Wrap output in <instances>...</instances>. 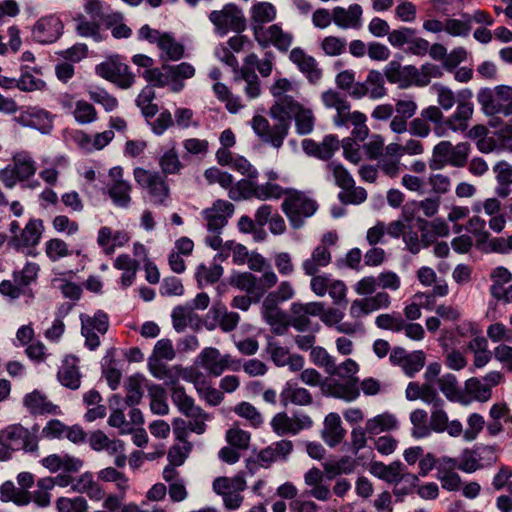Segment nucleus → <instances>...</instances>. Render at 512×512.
<instances>
[{
    "mask_svg": "<svg viewBox=\"0 0 512 512\" xmlns=\"http://www.w3.org/2000/svg\"><path fill=\"white\" fill-rule=\"evenodd\" d=\"M133 177L138 186L146 191L153 204L167 205L171 189L166 176L158 171L136 167L133 170Z\"/></svg>",
    "mask_w": 512,
    "mask_h": 512,
    "instance_id": "nucleus-1",
    "label": "nucleus"
},
{
    "mask_svg": "<svg viewBox=\"0 0 512 512\" xmlns=\"http://www.w3.org/2000/svg\"><path fill=\"white\" fill-rule=\"evenodd\" d=\"M318 205L305 192L288 189L282 202V210L294 228H300L305 219L314 215Z\"/></svg>",
    "mask_w": 512,
    "mask_h": 512,
    "instance_id": "nucleus-2",
    "label": "nucleus"
},
{
    "mask_svg": "<svg viewBox=\"0 0 512 512\" xmlns=\"http://www.w3.org/2000/svg\"><path fill=\"white\" fill-rule=\"evenodd\" d=\"M478 103L487 116L501 114L505 117L512 115V87L498 85L491 90L481 89L477 94Z\"/></svg>",
    "mask_w": 512,
    "mask_h": 512,
    "instance_id": "nucleus-3",
    "label": "nucleus"
},
{
    "mask_svg": "<svg viewBox=\"0 0 512 512\" xmlns=\"http://www.w3.org/2000/svg\"><path fill=\"white\" fill-rule=\"evenodd\" d=\"M37 431L36 427L30 431L21 424H11L0 431V445L11 452L35 453L39 449Z\"/></svg>",
    "mask_w": 512,
    "mask_h": 512,
    "instance_id": "nucleus-4",
    "label": "nucleus"
},
{
    "mask_svg": "<svg viewBox=\"0 0 512 512\" xmlns=\"http://www.w3.org/2000/svg\"><path fill=\"white\" fill-rule=\"evenodd\" d=\"M327 169L332 173L335 184L342 190L338 198L343 204L358 205L366 201V190L356 186L353 176L341 163L331 161L327 164Z\"/></svg>",
    "mask_w": 512,
    "mask_h": 512,
    "instance_id": "nucleus-5",
    "label": "nucleus"
},
{
    "mask_svg": "<svg viewBox=\"0 0 512 512\" xmlns=\"http://www.w3.org/2000/svg\"><path fill=\"white\" fill-rule=\"evenodd\" d=\"M470 154L468 143L460 142L453 145L450 141L443 140L436 144L430 160L431 169H441L447 165L461 168L467 164Z\"/></svg>",
    "mask_w": 512,
    "mask_h": 512,
    "instance_id": "nucleus-6",
    "label": "nucleus"
},
{
    "mask_svg": "<svg viewBox=\"0 0 512 512\" xmlns=\"http://www.w3.org/2000/svg\"><path fill=\"white\" fill-rule=\"evenodd\" d=\"M95 72L101 78L113 83L118 88L127 90L135 82V74L129 66L124 63L119 55L107 57L104 61L96 65Z\"/></svg>",
    "mask_w": 512,
    "mask_h": 512,
    "instance_id": "nucleus-7",
    "label": "nucleus"
},
{
    "mask_svg": "<svg viewBox=\"0 0 512 512\" xmlns=\"http://www.w3.org/2000/svg\"><path fill=\"white\" fill-rule=\"evenodd\" d=\"M473 93L469 89H464L458 93V105L456 110L445 118L443 115L441 121V131L443 137L448 131L465 132L469 127V122L474 114V104L472 102Z\"/></svg>",
    "mask_w": 512,
    "mask_h": 512,
    "instance_id": "nucleus-8",
    "label": "nucleus"
},
{
    "mask_svg": "<svg viewBox=\"0 0 512 512\" xmlns=\"http://www.w3.org/2000/svg\"><path fill=\"white\" fill-rule=\"evenodd\" d=\"M208 18L214 25L215 32L221 36L230 31L240 33L246 28L242 10L233 3L225 4L221 9L211 11Z\"/></svg>",
    "mask_w": 512,
    "mask_h": 512,
    "instance_id": "nucleus-9",
    "label": "nucleus"
},
{
    "mask_svg": "<svg viewBox=\"0 0 512 512\" xmlns=\"http://www.w3.org/2000/svg\"><path fill=\"white\" fill-rule=\"evenodd\" d=\"M275 119L278 120V122L271 126L265 117L255 115L252 118L251 126L255 134L263 142L278 149L283 145L284 139L289 133L290 123L286 121L285 118Z\"/></svg>",
    "mask_w": 512,
    "mask_h": 512,
    "instance_id": "nucleus-10",
    "label": "nucleus"
},
{
    "mask_svg": "<svg viewBox=\"0 0 512 512\" xmlns=\"http://www.w3.org/2000/svg\"><path fill=\"white\" fill-rule=\"evenodd\" d=\"M198 364L210 375L219 377L226 370L238 371L241 368L239 360L230 354H221L214 347L204 348L197 357Z\"/></svg>",
    "mask_w": 512,
    "mask_h": 512,
    "instance_id": "nucleus-11",
    "label": "nucleus"
},
{
    "mask_svg": "<svg viewBox=\"0 0 512 512\" xmlns=\"http://www.w3.org/2000/svg\"><path fill=\"white\" fill-rule=\"evenodd\" d=\"M442 118L443 112L440 108L435 105H430L420 112L419 117H416L409 122V132L413 136L426 138L432 131L430 125V123H432L434 125L433 131L435 135L443 137V131H441Z\"/></svg>",
    "mask_w": 512,
    "mask_h": 512,
    "instance_id": "nucleus-12",
    "label": "nucleus"
},
{
    "mask_svg": "<svg viewBox=\"0 0 512 512\" xmlns=\"http://www.w3.org/2000/svg\"><path fill=\"white\" fill-rule=\"evenodd\" d=\"M132 185L124 179L121 166L112 167L108 172L107 193L117 207L128 208L131 201Z\"/></svg>",
    "mask_w": 512,
    "mask_h": 512,
    "instance_id": "nucleus-13",
    "label": "nucleus"
},
{
    "mask_svg": "<svg viewBox=\"0 0 512 512\" xmlns=\"http://www.w3.org/2000/svg\"><path fill=\"white\" fill-rule=\"evenodd\" d=\"M270 425L278 436L297 435L302 430L311 428L313 421L307 414L289 416L286 412H279L273 416Z\"/></svg>",
    "mask_w": 512,
    "mask_h": 512,
    "instance_id": "nucleus-14",
    "label": "nucleus"
},
{
    "mask_svg": "<svg viewBox=\"0 0 512 512\" xmlns=\"http://www.w3.org/2000/svg\"><path fill=\"white\" fill-rule=\"evenodd\" d=\"M270 93L275 101L269 109V114L272 118L280 117L282 112L286 110L285 105L290 102H297L291 94L298 93V85L285 77L275 79L270 87Z\"/></svg>",
    "mask_w": 512,
    "mask_h": 512,
    "instance_id": "nucleus-15",
    "label": "nucleus"
},
{
    "mask_svg": "<svg viewBox=\"0 0 512 512\" xmlns=\"http://www.w3.org/2000/svg\"><path fill=\"white\" fill-rule=\"evenodd\" d=\"M253 37L261 48L274 46L280 52H287L294 40L293 34L285 31L279 24H271Z\"/></svg>",
    "mask_w": 512,
    "mask_h": 512,
    "instance_id": "nucleus-16",
    "label": "nucleus"
},
{
    "mask_svg": "<svg viewBox=\"0 0 512 512\" xmlns=\"http://www.w3.org/2000/svg\"><path fill=\"white\" fill-rule=\"evenodd\" d=\"M391 304V297L385 291L377 292L375 295H369L364 298H358L352 301L349 308V315L358 320L363 316L369 315L377 310L386 309Z\"/></svg>",
    "mask_w": 512,
    "mask_h": 512,
    "instance_id": "nucleus-17",
    "label": "nucleus"
},
{
    "mask_svg": "<svg viewBox=\"0 0 512 512\" xmlns=\"http://www.w3.org/2000/svg\"><path fill=\"white\" fill-rule=\"evenodd\" d=\"M63 32V23L55 15L39 18L32 27L33 40L40 44H51L59 39Z\"/></svg>",
    "mask_w": 512,
    "mask_h": 512,
    "instance_id": "nucleus-18",
    "label": "nucleus"
},
{
    "mask_svg": "<svg viewBox=\"0 0 512 512\" xmlns=\"http://www.w3.org/2000/svg\"><path fill=\"white\" fill-rule=\"evenodd\" d=\"M286 110L282 112L279 118H285L290 123L294 118L296 131L300 135H307L314 129L315 116L312 109L304 106L300 102H290L285 105Z\"/></svg>",
    "mask_w": 512,
    "mask_h": 512,
    "instance_id": "nucleus-19",
    "label": "nucleus"
},
{
    "mask_svg": "<svg viewBox=\"0 0 512 512\" xmlns=\"http://www.w3.org/2000/svg\"><path fill=\"white\" fill-rule=\"evenodd\" d=\"M13 121L22 127L39 130L48 133L52 128V117L48 111L36 106L23 109L13 118Z\"/></svg>",
    "mask_w": 512,
    "mask_h": 512,
    "instance_id": "nucleus-20",
    "label": "nucleus"
},
{
    "mask_svg": "<svg viewBox=\"0 0 512 512\" xmlns=\"http://www.w3.org/2000/svg\"><path fill=\"white\" fill-rule=\"evenodd\" d=\"M321 101L325 108L335 111L332 118L333 124L336 127H343L344 120L352 112L351 104L346 96L334 89H329L321 94Z\"/></svg>",
    "mask_w": 512,
    "mask_h": 512,
    "instance_id": "nucleus-21",
    "label": "nucleus"
},
{
    "mask_svg": "<svg viewBox=\"0 0 512 512\" xmlns=\"http://www.w3.org/2000/svg\"><path fill=\"white\" fill-rule=\"evenodd\" d=\"M363 8L358 3L350 4L348 7H333L334 24L342 30H359L363 25Z\"/></svg>",
    "mask_w": 512,
    "mask_h": 512,
    "instance_id": "nucleus-22",
    "label": "nucleus"
},
{
    "mask_svg": "<svg viewBox=\"0 0 512 512\" xmlns=\"http://www.w3.org/2000/svg\"><path fill=\"white\" fill-rule=\"evenodd\" d=\"M234 213L233 203L227 200H216L211 207L203 211L207 221V228L212 232H219Z\"/></svg>",
    "mask_w": 512,
    "mask_h": 512,
    "instance_id": "nucleus-23",
    "label": "nucleus"
},
{
    "mask_svg": "<svg viewBox=\"0 0 512 512\" xmlns=\"http://www.w3.org/2000/svg\"><path fill=\"white\" fill-rule=\"evenodd\" d=\"M289 60L297 66L309 82L316 83L321 79L322 70L318 67L315 58L308 55L302 48H293L290 51Z\"/></svg>",
    "mask_w": 512,
    "mask_h": 512,
    "instance_id": "nucleus-24",
    "label": "nucleus"
},
{
    "mask_svg": "<svg viewBox=\"0 0 512 512\" xmlns=\"http://www.w3.org/2000/svg\"><path fill=\"white\" fill-rule=\"evenodd\" d=\"M261 315L270 326L272 333L282 336L287 333L290 327L289 316L279 306L263 302Z\"/></svg>",
    "mask_w": 512,
    "mask_h": 512,
    "instance_id": "nucleus-25",
    "label": "nucleus"
},
{
    "mask_svg": "<svg viewBox=\"0 0 512 512\" xmlns=\"http://www.w3.org/2000/svg\"><path fill=\"white\" fill-rule=\"evenodd\" d=\"M23 405L32 415H58L61 413L59 406L53 404L47 395L39 390L26 394L23 398Z\"/></svg>",
    "mask_w": 512,
    "mask_h": 512,
    "instance_id": "nucleus-26",
    "label": "nucleus"
},
{
    "mask_svg": "<svg viewBox=\"0 0 512 512\" xmlns=\"http://www.w3.org/2000/svg\"><path fill=\"white\" fill-rule=\"evenodd\" d=\"M41 464L51 473L60 470L68 473H76L83 467V460L69 454H50L41 460Z\"/></svg>",
    "mask_w": 512,
    "mask_h": 512,
    "instance_id": "nucleus-27",
    "label": "nucleus"
},
{
    "mask_svg": "<svg viewBox=\"0 0 512 512\" xmlns=\"http://www.w3.org/2000/svg\"><path fill=\"white\" fill-rule=\"evenodd\" d=\"M277 10L275 6L269 2H257L250 8V27L253 36L267 28L265 26L276 19Z\"/></svg>",
    "mask_w": 512,
    "mask_h": 512,
    "instance_id": "nucleus-28",
    "label": "nucleus"
},
{
    "mask_svg": "<svg viewBox=\"0 0 512 512\" xmlns=\"http://www.w3.org/2000/svg\"><path fill=\"white\" fill-rule=\"evenodd\" d=\"M293 443L290 440L282 439L265 447L258 453V460L264 467H269L277 461H285L293 451Z\"/></svg>",
    "mask_w": 512,
    "mask_h": 512,
    "instance_id": "nucleus-29",
    "label": "nucleus"
},
{
    "mask_svg": "<svg viewBox=\"0 0 512 512\" xmlns=\"http://www.w3.org/2000/svg\"><path fill=\"white\" fill-rule=\"evenodd\" d=\"M162 68L168 73L170 90L175 93L184 88L185 80L193 78L196 74L195 67L188 62H181L177 65L163 64Z\"/></svg>",
    "mask_w": 512,
    "mask_h": 512,
    "instance_id": "nucleus-30",
    "label": "nucleus"
},
{
    "mask_svg": "<svg viewBox=\"0 0 512 512\" xmlns=\"http://www.w3.org/2000/svg\"><path fill=\"white\" fill-rule=\"evenodd\" d=\"M57 377L59 382L72 390H76L81 384V373L78 367V358L75 356H66L58 370Z\"/></svg>",
    "mask_w": 512,
    "mask_h": 512,
    "instance_id": "nucleus-31",
    "label": "nucleus"
},
{
    "mask_svg": "<svg viewBox=\"0 0 512 512\" xmlns=\"http://www.w3.org/2000/svg\"><path fill=\"white\" fill-rule=\"evenodd\" d=\"M346 430L342 427L341 418L337 413H329L324 419L321 436L330 447H335L342 442Z\"/></svg>",
    "mask_w": 512,
    "mask_h": 512,
    "instance_id": "nucleus-32",
    "label": "nucleus"
},
{
    "mask_svg": "<svg viewBox=\"0 0 512 512\" xmlns=\"http://www.w3.org/2000/svg\"><path fill=\"white\" fill-rule=\"evenodd\" d=\"M436 383L447 400L458 402L462 405H468L470 403V400H467L466 396L463 394L457 377L454 374L446 373L438 377Z\"/></svg>",
    "mask_w": 512,
    "mask_h": 512,
    "instance_id": "nucleus-33",
    "label": "nucleus"
},
{
    "mask_svg": "<svg viewBox=\"0 0 512 512\" xmlns=\"http://www.w3.org/2000/svg\"><path fill=\"white\" fill-rule=\"evenodd\" d=\"M157 47L160 50V59L165 62L178 61L185 53L184 45L173 34L167 32L163 33Z\"/></svg>",
    "mask_w": 512,
    "mask_h": 512,
    "instance_id": "nucleus-34",
    "label": "nucleus"
},
{
    "mask_svg": "<svg viewBox=\"0 0 512 512\" xmlns=\"http://www.w3.org/2000/svg\"><path fill=\"white\" fill-rule=\"evenodd\" d=\"M158 166L160 173L164 176L180 174L184 169V164L180 160L179 153L176 145L173 144L170 148L162 151L158 158Z\"/></svg>",
    "mask_w": 512,
    "mask_h": 512,
    "instance_id": "nucleus-35",
    "label": "nucleus"
},
{
    "mask_svg": "<svg viewBox=\"0 0 512 512\" xmlns=\"http://www.w3.org/2000/svg\"><path fill=\"white\" fill-rule=\"evenodd\" d=\"M280 400L285 407L288 404L307 406L312 403V395L307 389L288 382L280 393Z\"/></svg>",
    "mask_w": 512,
    "mask_h": 512,
    "instance_id": "nucleus-36",
    "label": "nucleus"
},
{
    "mask_svg": "<svg viewBox=\"0 0 512 512\" xmlns=\"http://www.w3.org/2000/svg\"><path fill=\"white\" fill-rule=\"evenodd\" d=\"M369 435H378L382 432H390L397 430L399 421L397 417L389 412L378 414L365 423Z\"/></svg>",
    "mask_w": 512,
    "mask_h": 512,
    "instance_id": "nucleus-37",
    "label": "nucleus"
},
{
    "mask_svg": "<svg viewBox=\"0 0 512 512\" xmlns=\"http://www.w3.org/2000/svg\"><path fill=\"white\" fill-rule=\"evenodd\" d=\"M467 400L477 401L480 403L488 402L492 397V391L482 379L471 377L465 381L464 393Z\"/></svg>",
    "mask_w": 512,
    "mask_h": 512,
    "instance_id": "nucleus-38",
    "label": "nucleus"
},
{
    "mask_svg": "<svg viewBox=\"0 0 512 512\" xmlns=\"http://www.w3.org/2000/svg\"><path fill=\"white\" fill-rule=\"evenodd\" d=\"M493 172L498 183L495 192L499 197L506 198L511 192L512 165L504 160L499 161L493 166Z\"/></svg>",
    "mask_w": 512,
    "mask_h": 512,
    "instance_id": "nucleus-39",
    "label": "nucleus"
},
{
    "mask_svg": "<svg viewBox=\"0 0 512 512\" xmlns=\"http://www.w3.org/2000/svg\"><path fill=\"white\" fill-rule=\"evenodd\" d=\"M466 228L474 236L477 248L484 253V249L489 248L493 238L486 229V221L480 216L474 215L468 220Z\"/></svg>",
    "mask_w": 512,
    "mask_h": 512,
    "instance_id": "nucleus-40",
    "label": "nucleus"
},
{
    "mask_svg": "<svg viewBox=\"0 0 512 512\" xmlns=\"http://www.w3.org/2000/svg\"><path fill=\"white\" fill-rule=\"evenodd\" d=\"M410 69L411 65L402 66L398 61H390L384 69V75L389 83L405 89L410 87Z\"/></svg>",
    "mask_w": 512,
    "mask_h": 512,
    "instance_id": "nucleus-41",
    "label": "nucleus"
},
{
    "mask_svg": "<svg viewBox=\"0 0 512 512\" xmlns=\"http://www.w3.org/2000/svg\"><path fill=\"white\" fill-rule=\"evenodd\" d=\"M128 241V236L121 232L113 233L109 227H102L98 233V244L103 248L106 254L115 253V248L124 245Z\"/></svg>",
    "mask_w": 512,
    "mask_h": 512,
    "instance_id": "nucleus-42",
    "label": "nucleus"
},
{
    "mask_svg": "<svg viewBox=\"0 0 512 512\" xmlns=\"http://www.w3.org/2000/svg\"><path fill=\"white\" fill-rule=\"evenodd\" d=\"M367 116L358 111H352L349 116L344 120L343 127L353 126L351 137L358 141H364L368 138L370 129L367 126Z\"/></svg>",
    "mask_w": 512,
    "mask_h": 512,
    "instance_id": "nucleus-43",
    "label": "nucleus"
},
{
    "mask_svg": "<svg viewBox=\"0 0 512 512\" xmlns=\"http://www.w3.org/2000/svg\"><path fill=\"white\" fill-rule=\"evenodd\" d=\"M240 80L245 82L244 92L249 99H255L260 96L261 82L253 69L242 67L234 77L235 82Z\"/></svg>",
    "mask_w": 512,
    "mask_h": 512,
    "instance_id": "nucleus-44",
    "label": "nucleus"
},
{
    "mask_svg": "<svg viewBox=\"0 0 512 512\" xmlns=\"http://www.w3.org/2000/svg\"><path fill=\"white\" fill-rule=\"evenodd\" d=\"M212 90L220 102L225 104V108L232 114L238 113L244 105L238 96H234L230 88L222 83L215 82L212 86Z\"/></svg>",
    "mask_w": 512,
    "mask_h": 512,
    "instance_id": "nucleus-45",
    "label": "nucleus"
},
{
    "mask_svg": "<svg viewBox=\"0 0 512 512\" xmlns=\"http://www.w3.org/2000/svg\"><path fill=\"white\" fill-rule=\"evenodd\" d=\"M412 424L411 435L416 439L430 436L431 428L428 422V413L424 409H414L409 415Z\"/></svg>",
    "mask_w": 512,
    "mask_h": 512,
    "instance_id": "nucleus-46",
    "label": "nucleus"
},
{
    "mask_svg": "<svg viewBox=\"0 0 512 512\" xmlns=\"http://www.w3.org/2000/svg\"><path fill=\"white\" fill-rule=\"evenodd\" d=\"M39 237V223L36 221H30L22 230L20 237H13L8 244L18 250L20 247H31L36 245Z\"/></svg>",
    "mask_w": 512,
    "mask_h": 512,
    "instance_id": "nucleus-47",
    "label": "nucleus"
},
{
    "mask_svg": "<svg viewBox=\"0 0 512 512\" xmlns=\"http://www.w3.org/2000/svg\"><path fill=\"white\" fill-rule=\"evenodd\" d=\"M403 465L400 462H393L389 465L374 463L371 472L378 478L388 483H398L402 479Z\"/></svg>",
    "mask_w": 512,
    "mask_h": 512,
    "instance_id": "nucleus-48",
    "label": "nucleus"
},
{
    "mask_svg": "<svg viewBox=\"0 0 512 512\" xmlns=\"http://www.w3.org/2000/svg\"><path fill=\"white\" fill-rule=\"evenodd\" d=\"M146 378L141 374H135L130 376L126 383V404L128 406H134L140 403L143 397L142 387L143 385H147Z\"/></svg>",
    "mask_w": 512,
    "mask_h": 512,
    "instance_id": "nucleus-49",
    "label": "nucleus"
},
{
    "mask_svg": "<svg viewBox=\"0 0 512 512\" xmlns=\"http://www.w3.org/2000/svg\"><path fill=\"white\" fill-rule=\"evenodd\" d=\"M13 163L14 172L20 181L30 178L36 172L35 162L27 152L16 153L13 157Z\"/></svg>",
    "mask_w": 512,
    "mask_h": 512,
    "instance_id": "nucleus-50",
    "label": "nucleus"
},
{
    "mask_svg": "<svg viewBox=\"0 0 512 512\" xmlns=\"http://www.w3.org/2000/svg\"><path fill=\"white\" fill-rule=\"evenodd\" d=\"M358 378H355L354 381L348 383L335 382L328 386L329 395L342 399L346 402L355 401L359 395L360 391L356 385Z\"/></svg>",
    "mask_w": 512,
    "mask_h": 512,
    "instance_id": "nucleus-51",
    "label": "nucleus"
},
{
    "mask_svg": "<svg viewBox=\"0 0 512 512\" xmlns=\"http://www.w3.org/2000/svg\"><path fill=\"white\" fill-rule=\"evenodd\" d=\"M148 395L151 399L150 408L154 414L166 415L169 412V406L166 402V392L158 384L150 383L146 385Z\"/></svg>",
    "mask_w": 512,
    "mask_h": 512,
    "instance_id": "nucleus-52",
    "label": "nucleus"
},
{
    "mask_svg": "<svg viewBox=\"0 0 512 512\" xmlns=\"http://www.w3.org/2000/svg\"><path fill=\"white\" fill-rule=\"evenodd\" d=\"M431 91L436 95L437 107L443 112L448 111L458 105V95L448 86L435 83L431 86Z\"/></svg>",
    "mask_w": 512,
    "mask_h": 512,
    "instance_id": "nucleus-53",
    "label": "nucleus"
},
{
    "mask_svg": "<svg viewBox=\"0 0 512 512\" xmlns=\"http://www.w3.org/2000/svg\"><path fill=\"white\" fill-rule=\"evenodd\" d=\"M223 274L220 264L211 261L207 264H200L197 268L196 279L200 286L217 282Z\"/></svg>",
    "mask_w": 512,
    "mask_h": 512,
    "instance_id": "nucleus-54",
    "label": "nucleus"
},
{
    "mask_svg": "<svg viewBox=\"0 0 512 512\" xmlns=\"http://www.w3.org/2000/svg\"><path fill=\"white\" fill-rule=\"evenodd\" d=\"M233 284L238 289L246 291L247 294L252 295L255 303L259 302L264 295V290L260 289V286H257L256 278L251 273L245 272L238 274L233 279Z\"/></svg>",
    "mask_w": 512,
    "mask_h": 512,
    "instance_id": "nucleus-55",
    "label": "nucleus"
},
{
    "mask_svg": "<svg viewBox=\"0 0 512 512\" xmlns=\"http://www.w3.org/2000/svg\"><path fill=\"white\" fill-rule=\"evenodd\" d=\"M235 414L249 422L253 428H259L264 423L261 412L250 402L242 401L233 408Z\"/></svg>",
    "mask_w": 512,
    "mask_h": 512,
    "instance_id": "nucleus-56",
    "label": "nucleus"
},
{
    "mask_svg": "<svg viewBox=\"0 0 512 512\" xmlns=\"http://www.w3.org/2000/svg\"><path fill=\"white\" fill-rule=\"evenodd\" d=\"M74 120L80 125H86L95 122L98 119L96 108L88 101L78 100L72 110Z\"/></svg>",
    "mask_w": 512,
    "mask_h": 512,
    "instance_id": "nucleus-57",
    "label": "nucleus"
},
{
    "mask_svg": "<svg viewBox=\"0 0 512 512\" xmlns=\"http://www.w3.org/2000/svg\"><path fill=\"white\" fill-rule=\"evenodd\" d=\"M172 402L178 410L185 416L197 411L200 407L195 405L194 399L187 395L185 389L181 386H174L172 389Z\"/></svg>",
    "mask_w": 512,
    "mask_h": 512,
    "instance_id": "nucleus-58",
    "label": "nucleus"
},
{
    "mask_svg": "<svg viewBox=\"0 0 512 512\" xmlns=\"http://www.w3.org/2000/svg\"><path fill=\"white\" fill-rule=\"evenodd\" d=\"M355 460L349 456H344L337 461H328L323 464L325 473L329 478L341 474H349L355 469Z\"/></svg>",
    "mask_w": 512,
    "mask_h": 512,
    "instance_id": "nucleus-59",
    "label": "nucleus"
},
{
    "mask_svg": "<svg viewBox=\"0 0 512 512\" xmlns=\"http://www.w3.org/2000/svg\"><path fill=\"white\" fill-rule=\"evenodd\" d=\"M97 477L101 481L115 483L117 490L122 493H126L129 489L128 478L122 472H119L113 467L101 469L97 473Z\"/></svg>",
    "mask_w": 512,
    "mask_h": 512,
    "instance_id": "nucleus-60",
    "label": "nucleus"
},
{
    "mask_svg": "<svg viewBox=\"0 0 512 512\" xmlns=\"http://www.w3.org/2000/svg\"><path fill=\"white\" fill-rule=\"evenodd\" d=\"M211 311L224 332L233 331L237 327L240 320L238 313L227 311L225 307L220 306H214Z\"/></svg>",
    "mask_w": 512,
    "mask_h": 512,
    "instance_id": "nucleus-61",
    "label": "nucleus"
},
{
    "mask_svg": "<svg viewBox=\"0 0 512 512\" xmlns=\"http://www.w3.org/2000/svg\"><path fill=\"white\" fill-rule=\"evenodd\" d=\"M346 39L340 36L329 35L320 42V48L326 56L335 57L346 51Z\"/></svg>",
    "mask_w": 512,
    "mask_h": 512,
    "instance_id": "nucleus-62",
    "label": "nucleus"
},
{
    "mask_svg": "<svg viewBox=\"0 0 512 512\" xmlns=\"http://www.w3.org/2000/svg\"><path fill=\"white\" fill-rule=\"evenodd\" d=\"M472 26L469 25V20L465 14L462 15L461 19L447 18L445 19V32L452 37L465 38L469 36Z\"/></svg>",
    "mask_w": 512,
    "mask_h": 512,
    "instance_id": "nucleus-63",
    "label": "nucleus"
},
{
    "mask_svg": "<svg viewBox=\"0 0 512 512\" xmlns=\"http://www.w3.org/2000/svg\"><path fill=\"white\" fill-rule=\"evenodd\" d=\"M88 95L94 103L101 105L107 112H111L118 107L117 98L104 88L90 89Z\"/></svg>",
    "mask_w": 512,
    "mask_h": 512,
    "instance_id": "nucleus-64",
    "label": "nucleus"
}]
</instances>
